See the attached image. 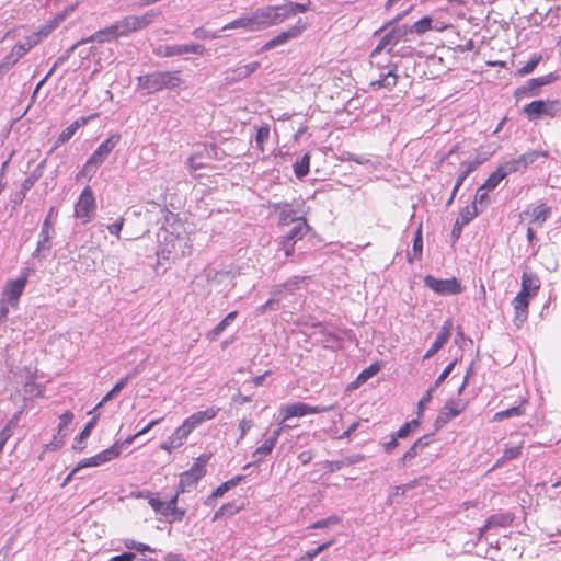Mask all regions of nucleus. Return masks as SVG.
Listing matches in <instances>:
<instances>
[{
  "label": "nucleus",
  "mask_w": 561,
  "mask_h": 561,
  "mask_svg": "<svg viewBox=\"0 0 561 561\" xmlns=\"http://www.w3.org/2000/svg\"><path fill=\"white\" fill-rule=\"evenodd\" d=\"M306 280V277L301 276H294L289 278L286 283H284L283 287L287 291H294L295 289L299 288L300 284H302Z\"/></svg>",
  "instance_id": "obj_54"
},
{
  "label": "nucleus",
  "mask_w": 561,
  "mask_h": 561,
  "mask_svg": "<svg viewBox=\"0 0 561 561\" xmlns=\"http://www.w3.org/2000/svg\"><path fill=\"white\" fill-rule=\"evenodd\" d=\"M268 137H270V126H268V124L260 126L256 129V135H255L256 147L259 149L263 150V146L267 141Z\"/></svg>",
  "instance_id": "obj_49"
},
{
  "label": "nucleus",
  "mask_w": 561,
  "mask_h": 561,
  "mask_svg": "<svg viewBox=\"0 0 561 561\" xmlns=\"http://www.w3.org/2000/svg\"><path fill=\"white\" fill-rule=\"evenodd\" d=\"M398 77L393 70H389L387 73L380 75V78L371 82V85H378L379 88L391 89L397 84Z\"/></svg>",
  "instance_id": "obj_44"
},
{
  "label": "nucleus",
  "mask_w": 561,
  "mask_h": 561,
  "mask_svg": "<svg viewBox=\"0 0 561 561\" xmlns=\"http://www.w3.org/2000/svg\"><path fill=\"white\" fill-rule=\"evenodd\" d=\"M123 226H124V218H121L117 222L110 225L107 227V229L111 234L118 237L123 229Z\"/></svg>",
  "instance_id": "obj_62"
},
{
  "label": "nucleus",
  "mask_w": 561,
  "mask_h": 561,
  "mask_svg": "<svg viewBox=\"0 0 561 561\" xmlns=\"http://www.w3.org/2000/svg\"><path fill=\"white\" fill-rule=\"evenodd\" d=\"M27 284V275H23L15 279H9L3 286L0 298V322L7 321L9 309H16L19 301Z\"/></svg>",
  "instance_id": "obj_3"
},
{
  "label": "nucleus",
  "mask_w": 561,
  "mask_h": 561,
  "mask_svg": "<svg viewBox=\"0 0 561 561\" xmlns=\"http://www.w3.org/2000/svg\"><path fill=\"white\" fill-rule=\"evenodd\" d=\"M205 51V48L203 45L199 44H185V45H175V46H167L164 55L167 57H172L176 55H184V54H196V55H203Z\"/></svg>",
  "instance_id": "obj_27"
},
{
  "label": "nucleus",
  "mask_w": 561,
  "mask_h": 561,
  "mask_svg": "<svg viewBox=\"0 0 561 561\" xmlns=\"http://www.w3.org/2000/svg\"><path fill=\"white\" fill-rule=\"evenodd\" d=\"M147 497L150 507L170 523L181 522L185 516V510L178 507L179 495L176 493L167 502L157 495H148Z\"/></svg>",
  "instance_id": "obj_6"
},
{
  "label": "nucleus",
  "mask_w": 561,
  "mask_h": 561,
  "mask_svg": "<svg viewBox=\"0 0 561 561\" xmlns=\"http://www.w3.org/2000/svg\"><path fill=\"white\" fill-rule=\"evenodd\" d=\"M13 432L10 425L4 426V428L0 432V453L2 451L4 445L8 439L12 436Z\"/></svg>",
  "instance_id": "obj_58"
},
{
  "label": "nucleus",
  "mask_w": 561,
  "mask_h": 561,
  "mask_svg": "<svg viewBox=\"0 0 561 561\" xmlns=\"http://www.w3.org/2000/svg\"><path fill=\"white\" fill-rule=\"evenodd\" d=\"M305 30H306V24H301L299 21L296 25L289 27L286 31L280 32L277 36H275L272 39H270L268 42H266L264 44V46L262 47V49L268 50L276 46L284 45L287 42H289L290 39H295L298 36H300Z\"/></svg>",
  "instance_id": "obj_14"
},
{
  "label": "nucleus",
  "mask_w": 561,
  "mask_h": 561,
  "mask_svg": "<svg viewBox=\"0 0 561 561\" xmlns=\"http://www.w3.org/2000/svg\"><path fill=\"white\" fill-rule=\"evenodd\" d=\"M118 38H119V36L117 33L116 26H115V24H112L110 26H106L102 30L96 31L95 33H93L92 35H90L85 38H81L72 46L71 49H73L75 47H77L79 45H84V44H88L91 42H96L99 44H103L106 42L116 41Z\"/></svg>",
  "instance_id": "obj_16"
},
{
  "label": "nucleus",
  "mask_w": 561,
  "mask_h": 561,
  "mask_svg": "<svg viewBox=\"0 0 561 561\" xmlns=\"http://www.w3.org/2000/svg\"><path fill=\"white\" fill-rule=\"evenodd\" d=\"M524 214L530 216V225L540 227L550 217L551 208L541 203L528 206Z\"/></svg>",
  "instance_id": "obj_26"
},
{
  "label": "nucleus",
  "mask_w": 561,
  "mask_h": 561,
  "mask_svg": "<svg viewBox=\"0 0 561 561\" xmlns=\"http://www.w3.org/2000/svg\"><path fill=\"white\" fill-rule=\"evenodd\" d=\"M211 457V453L199 455L188 471L202 479L206 474V466Z\"/></svg>",
  "instance_id": "obj_36"
},
{
  "label": "nucleus",
  "mask_w": 561,
  "mask_h": 561,
  "mask_svg": "<svg viewBox=\"0 0 561 561\" xmlns=\"http://www.w3.org/2000/svg\"><path fill=\"white\" fill-rule=\"evenodd\" d=\"M539 157L546 158L548 157V151H530L522 154L517 159H513L511 161L505 162L506 169L511 173L517 172L519 170L526 169L529 164H533Z\"/></svg>",
  "instance_id": "obj_18"
},
{
  "label": "nucleus",
  "mask_w": 561,
  "mask_h": 561,
  "mask_svg": "<svg viewBox=\"0 0 561 561\" xmlns=\"http://www.w3.org/2000/svg\"><path fill=\"white\" fill-rule=\"evenodd\" d=\"M54 213H55V207H50V209L48 210V214L42 225L39 240L37 242V251L50 248V238L54 232V227H53Z\"/></svg>",
  "instance_id": "obj_21"
},
{
  "label": "nucleus",
  "mask_w": 561,
  "mask_h": 561,
  "mask_svg": "<svg viewBox=\"0 0 561 561\" xmlns=\"http://www.w3.org/2000/svg\"><path fill=\"white\" fill-rule=\"evenodd\" d=\"M420 450L412 445L402 456L401 463L405 466L408 462H410L412 459H414L419 455Z\"/></svg>",
  "instance_id": "obj_56"
},
{
  "label": "nucleus",
  "mask_w": 561,
  "mask_h": 561,
  "mask_svg": "<svg viewBox=\"0 0 561 561\" xmlns=\"http://www.w3.org/2000/svg\"><path fill=\"white\" fill-rule=\"evenodd\" d=\"M506 168L507 167L505 163L501 164L493 173L490 174L486 181L482 184V188H486V191L494 190L503 179L511 174V172Z\"/></svg>",
  "instance_id": "obj_29"
},
{
  "label": "nucleus",
  "mask_w": 561,
  "mask_h": 561,
  "mask_svg": "<svg viewBox=\"0 0 561 561\" xmlns=\"http://www.w3.org/2000/svg\"><path fill=\"white\" fill-rule=\"evenodd\" d=\"M558 80V76L554 73H548L542 77L533 78L526 82L525 85L520 87L517 90V94L527 95V94H534L535 90H538L539 88L543 85H548L554 81Z\"/></svg>",
  "instance_id": "obj_23"
},
{
  "label": "nucleus",
  "mask_w": 561,
  "mask_h": 561,
  "mask_svg": "<svg viewBox=\"0 0 561 561\" xmlns=\"http://www.w3.org/2000/svg\"><path fill=\"white\" fill-rule=\"evenodd\" d=\"M237 312L232 311L228 313L224 320H221L208 334L207 337L211 341L216 340L225 329L234 321Z\"/></svg>",
  "instance_id": "obj_40"
},
{
  "label": "nucleus",
  "mask_w": 561,
  "mask_h": 561,
  "mask_svg": "<svg viewBox=\"0 0 561 561\" xmlns=\"http://www.w3.org/2000/svg\"><path fill=\"white\" fill-rule=\"evenodd\" d=\"M95 210L96 202L94 194L90 186H85L76 203L75 215L82 221V224H88L91 221Z\"/></svg>",
  "instance_id": "obj_9"
},
{
  "label": "nucleus",
  "mask_w": 561,
  "mask_h": 561,
  "mask_svg": "<svg viewBox=\"0 0 561 561\" xmlns=\"http://www.w3.org/2000/svg\"><path fill=\"white\" fill-rule=\"evenodd\" d=\"M423 251V239H422V227L419 226L414 239L413 247L411 251H408L407 259L409 263H413L415 260L421 259Z\"/></svg>",
  "instance_id": "obj_33"
},
{
  "label": "nucleus",
  "mask_w": 561,
  "mask_h": 561,
  "mask_svg": "<svg viewBox=\"0 0 561 561\" xmlns=\"http://www.w3.org/2000/svg\"><path fill=\"white\" fill-rule=\"evenodd\" d=\"M486 160H488V156H483V157H476L473 159H469V160H466V161L460 163L458 176H457L456 183L454 185V188H453V192H451V196H450V198L448 201L449 204L454 199L457 191L460 188V186L462 185L463 181L474 170H477L479 165H481Z\"/></svg>",
  "instance_id": "obj_12"
},
{
  "label": "nucleus",
  "mask_w": 561,
  "mask_h": 561,
  "mask_svg": "<svg viewBox=\"0 0 561 561\" xmlns=\"http://www.w3.org/2000/svg\"><path fill=\"white\" fill-rule=\"evenodd\" d=\"M513 522V516L511 514H494L490 516L485 524L484 529H491L495 527H506L510 526Z\"/></svg>",
  "instance_id": "obj_34"
},
{
  "label": "nucleus",
  "mask_w": 561,
  "mask_h": 561,
  "mask_svg": "<svg viewBox=\"0 0 561 561\" xmlns=\"http://www.w3.org/2000/svg\"><path fill=\"white\" fill-rule=\"evenodd\" d=\"M540 60H541V56L535 55L529 61L526 62L525 66H523L520 69L517 70V75L523 77V76L531 73L535 70V68L537 67V65L540 62Z\"/></svg>",
  "instance_id": "obj_50"
},
{
  "label": "nucleus",
  "mask_w": 561,
  "mask_h": 561,
  "mask_svg": "<svg viewBox=\"0 0 561 561\" xmlns=\"http://www.w3.org/2000/svg\"><path fill=\"white\" fill-rule=\"evenodd\" d=\"M407 34V30L402 27H397L385 34L378 45L371 51V59H375L381 51L386 50L388 54L392 50V48L401 41V38Z\"/></svg>",
  "instance_id": "obj_13"
},
{
  "label": "nucleus",
  "mask_w": 561,
  "mask_h": 561,
  "mask_svg": "<svg viewBox=\"0 0 561 561\" xmlns=\"http://www.w3.org/2000/svg\"><path fill=\"white\" fill-rule=\"evenodd\" d=\"M118 38H119V36L117 33L116 26H115V24H112L110 26H106L102 30L96 31L95 33H93L92 35H90L85 38H81L72 46L71 49H73L75 47H77L79 45H84V44H88L91 42H96L99 44H103L106 42L116 41Z\"/></svg>",
  "instance_id": "obj_17"
},
{
  "label": "nucleus",
  "mask_w": 561,
  "mask_h": 561,
  "mask_svg": "<svg viewBox=\"0 0 561 561\" xmlns=\"http://www.w3.org/2000/svg\"><path fill=\"white\" fill-rule=\"evenodd\" d=\"M310 156L305 153L300 160L294 163V173L298 179L306 176L309 173Z\"/></svg>",
  "instance_id": "obj_43"
},
{
  "label": "nucleus",
  "mask_w": 561,
  "mask_h": 561,
  "mask_svg": "<svg viewBox=\"0 0 561 561\" xmlns=\"http://www.w3.org/2000/svg\"><path fill=\"white\" fill-rule=\"evenodd\" d=\"M339 522H340L339 517L333 515V516H330L328 518H323V519L317 520L316 523L311 524L309 526V528H311V529L327 528V527H330L332 525H336Z\"/></svg>",
  "instance_id": "obj_52"
},
{
  "label": "nucleus",
  "mask_w": 561,
  "mask_h": 561,
  "mask_svg": "<svg viewBox=\"0 0 561 561\" xmlns=\"http://www.w3.org/2000/svg\"><path fill=\"white\" fill-rule=\"evenodd\" d=\"M201 154L199 153H194L192 154L190 158H188V167L193 170V171H196L201 168H203V163L201 161H198L201 159Z\"/></svg>",
  "instance_id": "obj_59"
},
{
  "label": "nucleus",
  "mask_w": 561,
  "mask_h": 561,
  "mask_svg": "<svg viewBox=\"0 0 561 561\" xmlns=\"http://www.w3.org/2000/svg\"><path fill=\"white\" fill-rule=\"evenodd\" d=\"M486 188H482V185L477 190L474 199L472 202L473 205L478 206L481 211L486 208L490 203V198L486 193Z\"/></svg>",
  "instance_id": "obj_47"
},
{
  "label": "nucleus",
  "mask_w": 561,
  "mask_h": 561,
  "mask_svg": "<svg viewBox=\"0 0 561 561\" xmlns=\"http://www.w3.org/2000/svg\"><path fill=\"white\" fill-rule=\"evenodd\" d=\"M53 26H43L37 32H33L31 35L24 38V42L15 44L8 55L3 58L0 69H10L13 67L22 57H24L33 47L38 45L48 34L51 32Z\"/></svg>",
  "instance_id": "obj_2"
},
{
  "label": "nucleus",
  "mask_w": 561,
  "mask_h": 561,
  "mask_svg": "<svg viewBox=\"0 0 561 561\" xmlns=\"http://www.w3.org/2000/svg\"><path fill=\"white\" fill-rule=\"evenodd\" d=\"M96 116H98V114H93L89 118L83 117L81 119L75 121L65 130H62L59 134L58 139H57V145H62V144L67 142L75 135V133L77 131V129L80 126L87 124L89 119H92Z\"/></svg>",
  "instance_id": "obj_31"
},
{
  "label": "nucleus",
  "mask_w": 561,
  "mask_h": 561,
  "mask_svg": "<svg viewBox=\"0 0 561 561\" xmlns=\"http://www.w3.org/2000/svg\"><path fill=\"white\" fill-rule=\"evenodd\" d=\"M135 558H136L135 553L124 552L123 554L112 557L107 561H134Z\"/></svg>",
  "instance_id": "obj_63"
},
{
  "label": "nucleus",
  "mask_w": 561,
  "mask_h": 561,
  "mask_svg": "<svg viewBox=\"0 0 561 561\" xmlns=\"http://www.w3.org/2000/svg\"><path fill=\"white\" fill-rule=\"evenodd\" d=\"M295 243H296V241L290 240L284 236L279 243L278 251L279 252L282 251L285 256H289L294 252Z\"/></svg>",
  "instance_id": "obj_53"
},
{
  "label": "nucleus",
  "mask_w": 561,
  "mask_h": 561,
  "mask_svg": "<svg viewBox=\"0 0 561 561\" xmlns=\"http://www.w3.org/2000/svg\"><path fill=\"white\" fill-rule=\"evenodd\" d=\"M309 7H310V2H308V3L288 2L286 4L279 5L282 13H284V21L290 16L298 14V13L308 11Z\"/></svg>",
  "instance_id": "obj_37"
},
{
  "label": "nucleus",
  "mask_w": 561,
  "mask_h": 561,
  "mask_svg": "<svg viewBox=\"0 0 561 561\" xmlns=\"http://www.w3.org/2000/svg\"><path fill=\"white\" fill-rule=\"evenodd\" d=\"M129 377L125 376L121 378L114 387L102 398L94 409L101 408L104 403L116 397L127 385Z\"/></svg>",
  "instance_id": "obj_41"
},
{
  "label": "nucleus",
  "mask_w": 561,
  "mask_h": 561,
  "mask_svg": "<svg viewBox=\"0 0 561 561\" xmlns=\"http://www.w3.org/2000/svg\"><path fill=\"white\" fill-rule=\"evenodd\" d=\"M201 479L197 478L194 473L190 472L188 470L181 473L179 485L176 489V494L180 495L182 493L191 491L199 481Z\"/></svg>",
  "instance_id": "obj_32"
},
{
  "label": "nucleus",
  "mask_w": 561,
  "mask_h": 561,
  "mask_svg": "<svg viewBox=\"0 0 561 561\" xmlns=\"http://www.w3.org/2000/svg\"><path fill=\"white\" fill-rule=\"evenodd\" d=\"M432 22L433 20L431 16H424L421 20L416 21L413 25L402 26V28L407 30V33L410 32L415 33L417 35H423L432 28Z\"/></svg>",
  "instance_id": "obj_39"
},
{
  "label": "nucleus",
  "mask_w": 561,
  "mask_h": 561,
  "mask_svg": "<svg viewBox=\"0 0 561 561\" xmlns=\"http://www.w3.org/2000/svg\"><path fill=\"white\" fill-rule=\"evenodd\" d=\"M526 400H523L519 405L512 407L510 409L499 411L493 415V421L501 422L505 419L522 416L525 414L524 404Z\"/></svg>",
  "instance_id": "obj_35"
},
{
  "label": "nucleus",
  "mask_w": 561,
  "mask_h": 561,
  "mask_svg": "<svg viewBox=\"0 0 561 561\" xmlns=\"http://www.w3.org/2000/svg\"><path fill=\"white\" fill-rule=\"evenodd\" d=\"M218 413V409L216 408H207L204 411H198L186 417L181 426L191 434L196 427L202 425L204 422L213 420L216 417Z\"/></svg>",
  "instance_id": "obj_15"
},
{
  "label": "nucleus",
  "mask_w": 561,
  "mask_h": 561,
  "mask_svg": "<svg viewBox=\"0 0 561 561\" xmlns=\"http://www.w3.org/2000/svg\"><path fill=\"white\" fill-rule=\"evenodd\" d=\"M333 409V405H309L305 402H294L289 404H284L279 408V413L282 415V421L279 423V427L276 428L272 435L266 438L261 446H259L253 453V462H260L263 458H265L274 448L277 443L280 433L284 428H291L295 425L287 424V421L291 417H301L308 414H320L328 412Z\"/></svg>",
  "instance_id": "obj_1"
},
{
  "label": "nucleus",
  "mask_w": 561,
  "mask_h": 561,
  "mask_svg": "<svg viewBox=\"0 0 561 561\" xmlns=\"http://www.w3.org/2000/svg\"><path fill=\"white\" fill-rule=\"evenodd\" d=\"M121 136L119 134L111 135L105 141H103L91 154L88 161L84 164V170L90 171L91 169H96L112 152V150L119 142Z\"/></svg>",
  "instance_id": "obj_10"
},
{
  "label": "nucleus",
  "mask_w": 561,
  "mask_h": 561,
  "mask_svg": "<svg viewBox=\"0 0 561 561\" xmlns=\"http://www.w3.org/2000/svg\"><path fill=\"white\" fill-rule=\"evenodd\" d=\"M539 288V277L533 272L525 271L522 276V288L518 294L534 298L537 295Z\"/></svg>",
  "instance_id": "obj_22"
},
{
  "label": "nucleus",
  "mask_w": 561,
  "mask_h": 561,
  "mask_svg": "<svg viewBox=\"0 0 561 561\" xmlns=\"http://www.w3.org/2000/svg\"><path fill=\"white\" fill-rule=\"evenodd\" d=\"M179 71H156L137 78L138 87L147 93L174 89L182 83Z\"/></svg>",
  "instance_id": "obj_4"
},
{
  "label": "nucleus",
  "mask_w": 561,
  "mask_h": 561,
  "mask_svg": "<svg viewBox=\"0 0 561 561\" xmlns=\"http://www.w3.org/2000/svg\"><path fill=\"white\" fill-rule=\"evenodd\" d=\"M87 467H98L95 461L93 460V456L79 461L77 466L73 468V472H78L79 470Z\"/></svg>",
  "instance_id": "obj_60"
},
{
  "label": "nucleus",
  "mask_w": 561,
  "mask_h": 561,
  "mask_svg": "<svg viewBox=\"0 0 561 561\" xmlns=\"http://www.w3.org/2000/svg\"><path fill=\"white\" fill-rule=\"evenodd\" d=\"M122 449H123V443H121L119 440H116L112 446L102 450V454H103L106 462H108L114 459H117L122 454Z\"/></svg>",
  "instance_id": "obj_45"
},
{
  "label": "nucleus",
  "mask_w": 561,
  "mask_h": 561,
  "mask_svg": "<svg viewBox=\"0 0 561 561\" xmlns=\"http://www.w3.org/2000/svg\"><path fill=\"white\" fill-rule=\"evenodd\" d=\"M424 284L439 295H457L462 291L461 284L456 277L439 279L427 275L424 277Z\"/></svg>",
  "instance_id": "obj_11"
},
{
  "label": "nucleus",
  "mask_w": 561,
  "mask_h": 561,
  "mask_svg": "<svg viewBox=\"0 0 561 561\" xmlns=\"http://www.w3.org/2000/svg\"><path fill=\"white\" fill-rule=\"evenodd\" d=\"M73 420V413L71 411H67L59 416L58 431L61 432L65 430Z\"/></svg>",
  "instance_id": "obj_55"
},
{
  "label": "nucleus",
  "mask_w": 561,
  "mask_h": 561,
  "mask_svg": "<svg viewBox=\"0 0 561 561\" xmlns=\"http://www.w3.org/2000/svg\"><path fill=\"white\" fill-rule=\"evenodd\" d=\"M188 436L190 434L180 425L168 437V439L160 445V448L168 454H171L173 450L180 448Z\"/></svg>",
  "instance_id": "obj_24"
},
{
  "label": "nucleus",
  "mask_w": 561,
  "mask_h": 561,
  "mask_svg": "<svg viewBox=\"0 0 561 561\" xmlns=\"http://www.w3.org/2000/svg\"><path fill=\"white\" fill-rule=\"evenodd\" d=\"M530 299L531 298L529 297L517 294L512 300V306L514 308L513 322L517 328H520L527 320Z\"/></svg>",
  "instance_id": "obj_19"
},
{
  "label": "nucleus",
  "mask_w": 561,
  "mask_h": 561,
  "mask_svg": "<svg viewBox=\"0 0 561 561\" xmlns=\"http://www.w3.org/2000/svg\"><path fill=\"white\" fill-rule=\"evenodd\" d=\"M456 363H457V360H454L445 367V369L442 371V374L435 380V387H439V385L449 376V374L453 371Z\"/></svg>",
  "instance_id": "obj_57"
},
{
  "label": "nucleus",
  "mask_w": 561,
  "mask_h": 561,
  "mask_svg": "<svg viewBox=\"0 0 561 561\" xmlns=\"http://www.w3.org/2000/svg\"><path fill=\"white\" fill-rule=\"evenodd\" d=\"M284 22L279 5L257 9L248 16V31H260Z\"/></svg>",
  "instance_id": "obj_5"
},
{
  "label": "nucleus",
  "mask_w": 561,
  "mask_h": 561,
  "mask_svg": "<svg viewBox=\"0 0 561 561\" xmlns=\"http://www.w3.org/2000/svg\"><path fill=\"white\" fill-rule=\"evenodd\" d=\"M481 211L478 206L471 204L466 206L460 213V220L462 225L470 222Z\"/></svg>",
  "instance_id": "obj_46"
},
{
  "label": "nucleus",
  "mask_w": 561,
  "mask_h": 561,
  "mask_svg": "<svg viewBox=\"0 0 561 561\" xmlns=\"http://www.w3.org/2000/svg\"><path fill=\"white\" fill-rule=\"evenodd\" d=\"M380 370V365L378 363H374L367 368H365L355 379L354 382L351 383L350 388L355 389L360 385L365 383L368 379L374 377Z\"/></svg>",
  "instance_id": "obj_38"
},
{
  "label": "nucleus",
  "mask_w": 561,
  "mask_h": 561,
  "mask_svg": "<svg viewBox=\"0 0 561 561\" xmlns=\"http://www.w3.org/2000/svg\"><path fill=\"white\" fill-rule=\"evenodd\" d=\"M419 425H420V421L417 419H414V420L403 424L394 434L398 438H405L412 432H414L419 427Z\"/></svg>",
  "instance_id": "obj_48"
},
{
  "label": "nucleus",
  "mask_w": 561,
  "mask_h": 561,
  "mask_svg": "<svg viewBox=\"0 0 561 561\" xmlns=\"http://www.w3.org/2000/svg\"><path fill=\"white\" fill-rule=\"evenodd\" d=\"M99 416H94L91 421H89L80 434L75 438L73 449L82 453L85 449L84 440L90 436L92 430L94 428Z\"/></svg>",
  "instance_id": "obj_30"
},
{
  "label": "nucleus",
  "mask_w": 561,
  "mask_h": 561,
  "mask_svg": "<svg viewBox=\"0 0 561 561\" xmlns=\"http://www.w3.org/2000/svg\"><path fill=\"white\" fill-rule=\"evenodd\" d=\"M294 224V227L285 234V237L297 241L307 233L309 227L305 219L298 220Z\"/></svg>",
  "instance_id": "obj_42"
},
{
  "label": "nucleus",
  "mask_w": 561,
  "mask_h": 561,
  "mask_svg": "<svg viewBox=\"0 0 561 561\" xmlns=\"http://www.w3.org/2000/svg\"><path fill=\"white\" fill-rule=\"evenodd\" d=\"M275 211L282 225H289L304 219L300 211L296 210L293 205L288 203L276 204Z\"/></svg>",
  "instance_id": "obj_25"
},
{
  "label": "nucleus",
  "mask_w": 561,
  "mask_h": 561,
  "mask_svg": "<svg viewBox=\"0 0 561 561\" xmlns=\"http://www.w3.org/2000/svg\"><path fill=\"white\" fill-rule=\"evenodd\" d=\"M522 449H523V442L517 446L506 447L503 451L501 460L507 461V460L517 458L520 455Z\"/></svg>",
  "instance_id": "obj_51"
},
{
  "label": "nucleus",
  "mask_w": 561,
  "mask_h": 561,
  "mask_svg": "<svg viewBox=\"0 0 561 561\" xmlns=\"http://www.w3.org/2000/svg\"><path fill=\"white\" fill-rule=\"evenodd\" d=\"M524 113L530 121H538L545 116L554 117L561 114V102L558 100H537L524 107Z\"/></svg>",
  "instance_id": "obj_8"
},
{
  "label": "nucleus",
  "mask_w": 561,
  "mask_h": 561,
  "mask_svg": "<svg viewBox=\"0 0 561 561\" xmlns=\"http://www.w3.org/2000/svg\"><path fill=\"white\" fill-rule=\"evenodd\" d=\"M158 12L151 10L142 15H126L122 20L115 23L119 37H127L130 34L138 32L148 25H150L154 18L158 16Z\"/></svg>",
  "instance_id": "obj_7"
},
{
  "label": "nucleus",
  "mask_w": 561,
  "mask_h": 561,
  "mask_svg": "<svg viewBox=\"0 0 561 561\" xmlns=\"http://www.w3.org/2000/svg\"><path fill=\"white\" fill-rule=\"evenodd\" d=\"M432 434H428V435H424L422 437H420L416 442H414V446L421 451L423 450L425 447L428 446L430 442H431V438H432Z\"/></svg>",
  "instance_id": "obj_61"
},
{
  "label": "nucleus",
  "mask_w": 561,
  "mask_h": 561,
  "mask_svg": "<svg viewBox=\"0 0 561 561\" xmlns=\"http://www.w3.org/2000/svg\"><path fill=\"white\" fill-rule=\"evenodd\" d=\"M398 439H399V438L396 436V434H393V435L391 436V439H390L389 442L385 443V445H383V449H385V451H386L387 454L392 453V450H393L394 448H397V446H398Z\"/></svg>",
  "instance_id": "obj_64"
},
{
  "label": "nucleus",
  "mask_w": 561,
  "mask_h": 561,
  "mask_svg": "<svg viewBox=\"0 0 561 561\" xmlns=\"http://www.w3.org/2000/svg\"><path fill=\"white\" fill-rule=\"evenodd\" d=\"M465 408L466 404L462 401L450 400L445 404L438 419L443 420L444 422H448L451 419L458 416L465 410Z\"/></svg>",
  "instance_id": "obj_28"
},
{
  "label": "nucleus",
  "mask_w": 561,
  "mask_h": 561,
  "mask_svg": "<svg viewBox=\"0 0 561 561\" xmlns=\"http://www.w3.org/2000/svg\"><path fill=\"white\" fill-rule=\"evenodd\" d=\"M451 321L447 320L444 322L439 333L436 335V339L432 346L427 350V352L424 355V359H430L432 356H434L443 346L447 343V341L450 337L451 334Z\"/></svg>",
  "instance_id": "obj_20"
}]
</instances>
